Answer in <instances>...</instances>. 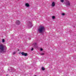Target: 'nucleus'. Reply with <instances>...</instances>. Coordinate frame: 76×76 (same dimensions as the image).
Returning a JSON list of instances; mask_svg holds the SVG:
<instances>
[{
  "mask_svg": "<svg viewBox=\"0 0 76 76\" xmlns=\"http://www.w3.org/2000/svg\"><path fill=\"white\" fill-rule=\"evenodd\" d=\"M45 28L43 26H41L40 27L39 29H38V31L40 33H42V32H44V31H45Z\"/></svg>",
  "mask_w": 76,
  "mask_h": 76,
  "instance_id": "f257e3e1",
  "label": "nucleus"
},
{
  "mask_svg": "<svg viewBox=\"0 0 76 76\" xmlns=\"http://www.w3.org/2000/svg\"><path fill=\"white\" fill-rule=\"evenodd\" d=\"M4 49V46L2 44L0 45V53L3 52Z\"/></svg>",
  "mask_w": 76,
  "mask_h": 76,
  "instance_id": "f03ea898",
  "label": "nucleus"
},
{
  "mask_svg": "<svg viewBox=\"0 0 76 76\" xmlns=\"http://www.w3.org/2000/svg\"><path fill=\"white\" fill-rule=\"evenodd\" d=\"M65 4L66 6H70V2L69 1H67L65 3Z\"/></svg>",
  "mask_w": 76,
  "mask_h": 76,
  "instance_id": "7ed1b4c3",
  "label": "nucleus"
},
{
  "mask_svg": "<svg viewBox=\"0 0 76 76\" xmlns=\"http://www.w3.org/2000/svg\"><path fill=\"white\" fill-rule=\"evenodd\" d=\"M8 70L10 72H13L14 69L12 67H9Z\"/></svg>",
  "mask_w": 76,
  "mask_h": 76,
  "instance_id": "20e7f679",
  "label": "nucleus"
},
{
  "mask_svg": "<svg viewBox=\"0 0 76 76\" xmlns=\"http://www.w3.org/2000/svg\"><path fill=\"white\" fill-rule=\"evenodd\" d=\"M27 26H28L30 28H31L33 26V24L30 22L29 24H27Z\"/></svg>",
  "mask_w": 76,
  "mask_h": 76,
  "instance_id": "39448f33",
  "label": "nucleus"
},
{
  "mask_svg": "<svg viewBox=\"0 0 76 76\" xmlns=\"http://www.w3.org/2000/svg\"><path fill=\"white\" fill-rule=\"evenodd\" d=\"M21 54L22 56H27L28 54L27 53H25L24 52H23L21 53Z\"/></svg>",
  "mask_w": 76,
  "mask_h": 76,
  "instance_id": "423d86ee",
  "label": "nucleus"
},
{
  "mask_svg": "<svg viewBox=\"0 0 76 76\" xmlns=\"http://www.w3.org/2000/svg\"><path fill=\"white\" fill-rule=\"evenodd\" d=\"M56 5V3L54 2H53L52 3L51 6L52 7H54Z\"/></svg>",
  "mask_w": 76,
  "mask_h": 76,
  "instance_id": "0eeeda50",
  "label": "nucleus"
},
{
  "mask_svg": "<svg viewBox=\"0 0 76 76\" xmlns=\"http://www.w3.org/2000/svg\"><path fill=\"white\" fill-rule=\"evenodd\" d=\"M16 24H17V25H20V22L19 20H17V21H16Z\"/></svg>",
  "mask_w": 76,
  "mask_h": 76,
  "instance_id": "6e6552de",
  "label": "nucleus"
},
{
  "mask_svg": "<svg viewBox=\"0 0 76 76\" xmlns=\"http://www.w3.org/2000/svg\"><path fill=\"white\" fill-rule=\"evenodd\" d=\"M25 6L26 7H28L29 6V4L28 3H26L25 4Z\"/></svg>",
  "mask_w": 76,
  "mask_h": 76,
  "instance_id": "1a4fd4ad",
  "label": "nucleus"
},
{
  "mask_svg": "<svg viewBox=\"0 0 76 76\" xmlns=\"http://www.w3.org/2000/svg\"><path fill=\"white\" fill-rule=\"evenodd\" d=\"M52 18L53 19H55V16H52Z\"/></svg>",
  "mask_w": 76,
  "mask_h": 76,
  "instance_id": "9d476101",
  "label": "nucleus"
},
{
  "mask_svg": "<svg viewBox=\"0 0 76 76\" xmlns=\"http://www.w3.org/2000/svg\"><path fill=\"white\" fill-rule=\"evenodd\" d=\"M42 70H45V68H44V67H42Z\"/></svg>",
  "mask_w": 76,
  "mask_h": 76,
  "instance_id": "9b49d317",
  "label": "nucleus"
},
{
  "mask_svg": "<svg viewBox=\"0 0 76 76\" xmlns=\"http://www.w3.org/2000/svg\"><path fill=\"white\" fill-rule=\"evenodd\" d=\"M60 1L61 3H63L64 2V0H60Z\"/></svg>",
  "mask_w": 76,
  "mask_h": 76,
  "instance_id": "f8f14e48",
  "label": "nucleus"
},
{
  "mask_svg": "<svg viewBox=\"0 0 76 76\" xmlns=\"http://www.w3.org/2000/svg\"><path fill=\"white\" fill-rule=\"evenodd\" d=\"M61 15H62V16H64V15H65V14L63 13L61 14Z\"/></svg>",
  "mask_w": 76,
  "mask_h": 76,
  "instance_id": "ddd939ff",
  "label": "nucleus"
},
{
  "mask_svg": "<svg viewBox=\"0 0 76 76\" xmlns=\"http://www.w3.org/2000/svg\"><path fill=\"white\" fill-rule=\"evenodd\" d=\"M5 41V40H4V39H3L2 40V42H4Z\"/></svg>",
  "mask_w": 76,
  "mask_h": 76,
  "instance_id": "4468645a",
  "label": "nucleus"
},
{
  "mask_svg": "<svg viewBox=\"0 0 76 76\" xmlns=\"http://www.w3.org/2000/svg\"><path fill=\"white\" fill-rule=\"evenodd\" d=\"M34 50V48H32L31 49V51H33Z\"/></svg>",
  "mask_w": 76,
  "mask_h": 76,
  "instance_id": "2eb2a0df",
  "label": "nucleus"
},
{
  "mask_svg": "<svg viewBox=\"0 0 76 76\" xmlns=\"http://www.w3.org/2000/svg\"><path fill=\"white\" fill-rule=\"evenodd\" d=\"M16 54V52H14L13 53V54Z\"/></svg>",
  "mask_w": 76,
  "mask_h": 76,
  "instance_id": "dca6fc26",
  "label": "nucleus"
},
{
  "mask_svg": "<svg viewBox=\"0 0 76 76\" xmlns=\"http://www.w3.org/2000/svg\"><path fill=\"white\" fill-rule=\"evenodd\" d=\"M42 50H43L42 48H41L40 49V50L41 51H42Z\"/></svg>",
  "mask_w": 76,
  "mask_h": 76,
  "instance_id": "f3484780",
  "label": "nucleus"
},
{
  "mask_svg": "<svg viewBox=\"0 0 76 76\" xmlns=\"http://www.w3.org/2000/svg\"><path fill=\"white\" fill-rule=\"evenodd\" d=\"M36 44H37V43H35L34 44V45H36Z\"/></svg>",
  "mask_w": 76,
  "mask_h": 76,
  "instance_id": "a211bd4d",
  "label": "nucleus"
},
{
  "mask_svg": "<svg viewBox=\"0 0 76 76\" xmlns=\"http://www.w3.org/2000/svg\"><path fill=\"white\" fill-rule=\"evenodd\" d=\"M44 53H42V54H41V55H44Z\"/></svg>",
  "mask_w": 76,
  "mask_h": 76,
  "instance_id": "6ab92c4d",
  "label": "nucleus"
},
{
  "mask_svg": "<svg viewBox=\"0 0 76 76\" xmlns=\"http://www.w3.org/2000/svg\"><path fill=\"white\" fill-rule=\"evenodd\" d=\"M34 76H37V75H35Z\"/></svg>",
  "mask_w": 76,
  "mask_h": 76,
  "instance_id": "aec40b11",
  "label": "nucleus"
}]
</instances>
